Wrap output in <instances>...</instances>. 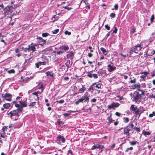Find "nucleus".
I'll return each instance as SVG.
<instances>
[{"label":"nucleus","instance_id":"20e7f679","mask_svg":"<svg viewBox=\"0 0 155 155\" xmlns=\"http://www.w3.org/2000/svg\"><path fill=\"white\" fill-rule=\"evenodd\" d=\"M141 97L139 93L137 91H135L134 93L133 96V101H137L140 99Z\"/></svg>","mask_w":155,"mask_h":155},{"label":"nucleus","instance_id":"bf43d9fd","mask_svg":"<svg viewBox=\"0 0 155 155\" xmlns=\"http://www.w3.org/2000/svg\"><path fill=\"white\" fill-rule=\"evenodd\" d=\"M133 149L132 147H130L129 148H127L126 150V152H127L129 150H132Z\"/></svg>","mask_w":155,"mask_h":155},{"label":"nucleus","instance_id":"4468645a","mask_svg":"<svg viewBox=\"0 0 155 155\" xmlns=\"http://www.w3.org/2000/svg\"><path fill=\"white\" fill-rule=\"evenodd\" d=\"M100 50L104 55H106L108 54V51H107L104 48L101 47L100 48Z\"/></svg>","mask_w":155,"mask_h":155},{"label":"nucleus","instance_id":"f704fd0d","mask_svg":"<svg viewBox=\"0 0 155 155\" xmlns=\"http://www.w3.org/2000/svg\"><path fill=\"white\" fill-rule=\"evenodd\" d=\"M59 31V29H56L53 31L52 32L53 34H56Z\"/></svg>","mask_w":155,"mask_h":155},{"label":"nucleus","instance_id":"393cba45","mask_svg":"<svg viewBox=\"0 0 155 155\" xmlns=\"http://www.w3.org/2000/svg\"><path fill=\"white\" fill-rule=\"evenodd\" d=\"M142 134L145 136L149 135L150 134V133L148 131H146L144 130H143Z\"/></svg>","mask_w":155,"mask_h":155},{"label":"nucleus","instance_id":"a211bd4d","mask_svg":"<svg viewBox=\"0 0 155 155\" xmlns=\"http://www.w3.org/2000/svg\"><path fill=\"white\" fill-rule=\"evenodd\" d=\"M19 103H20V104L21 105L20 107H22V108L23 107H26L27 106V104L25 102L22 101H19Z\"/></svg>","mask_w":155,"mask_h":155},{"label":"nucleus","instance_id":"7c9ffc66","mask_svg":"<svg viewBox=\"0 0 155 155\" xmlns=\"http://www.w3.org/2000/svg\"><path fill=\"white\" fill-rule=\"evenodd\" d=\"M118 5L117 4H116L114 6V8H112V10H117L118 9Z\"/></svg>","mask_w":155,"mask_h":155},{"label":"nucleus","instance_id":"680f3d73","mask_svg":"<svg viewBox=\"0 0 155 155\" xmlns=\"http://www.w3.org/2000/svg\"><path fill=\"white\" fill-rule=\"evenodd\" d=\"M130 83H134L136 82V79L134 78L133 80H131L130 81Z\"/></svg>","mask_w":155,"mask_h":155},{"label":"nucleus","instance_id":"f8f14e48","mask_svg":"<svg viewBox=\"0 0 155 155\" xmlns=\"http://www.w3.org/2000/svg\"><path fill=\"white\" fill-rule=\"evenodd\" d=\"M38 85L39 86V89L41 90L42 92L44 90V87L43 86V84L42 82H39L38 84Z\"/></svg>","mask_w":155,"mask_h":155},{"label":"nucleus","instance_id":"1a4fd4ad","mask_svg":"<svg viewBox=\"0 0 155 155\" xmlns=\"http://www.w3.org/2000/svg\"><path fill=\"white\" fill-rule=\"evenodd\" d=\"M128 126L124 128V134L126 135L127 136H129L130 135L129 131L132 130L130 129V127L128 128Z\"/></svg>","mask_w":155,"mask_h":155},{"label":"nucleus","instance_id":"603ef678","mask_svg":"<svg viewBox=\"0 0 155 155\" xmlns=\"http://www.w3.org/2000/svg\"><path fill=\"white\" fill-rule=\"evenodd\" d=\"M114 29L113 31V33L116 34L117 32V29L116 27L114 28Z\"/></svg>","mask_w":155,"mask_h":155},{"label":"nucleus","instance_id":"f03ea898","mask_svg":"<svg viewBox=\"0 0 155 155\" xmlns=\"http://www.w3.org/2000/svg\"><path fill=\"white\" fill-rule=\"evenodd\" d=\"M22 107H20L18 108L16 110H13L10 112L8 114L11 117L12 116H16V117H19V113H21L23 110Z\"/></svg>","mask_w":155,"mask_h":155},{"label":"nucleus","instance_id":"3c124183","mask_svg":"<svg viewBox=\"0 0 155 155\" xmlns=\"http://www.w3.org/2000/svg\"><path fill=\"white\" fill-rule=\"evenodd\" d=\"M57 123L59 125H60L61 124H63L62 121H61L60 120H58Z\"/></svg>","mask_w":155,"mask_h":155},{"label":"nucleus","instance_id":"ddd939ff","mask_svg":"<svg viewBox=\"0 0 155 155\" xmlns=\"http://www.w3.org/2000/svg\"><path fill=\"white\" fill-rule=\"evenodd\" d=\"M71 113H64L63 114V117L67 119L71 118V117L70 116Z\"/></svg>","mask_w":155,"mask_h":155},{"label":"nucleus","instance_id":"e2e57ef3","mask_svg":"<svg viewBox=\"0 0 155 155\" xmlns=\"http://www.w3.org/2000/svg\"><path fill=\"white\" fill-rule=\"evenodd\" d=\"M115 114L118 117H119L121 115V114L120 113L118 112H116Z\"/></svg>","mask_w":155,"mask_h":155},{"label":"nucleus","instance_id":"37998d69","mask_svg":"<svg viewBox=\"0 0 155 155\" xmlns=\"http://www.w3.org/2000/svg\"><path fill=\"white\" fill-rule=\"evenodd\" d=\"M154 19V17L153 15H152L151 17L150 20V23H152L153 20Z\"/></svg>","mask_w":155,"mask_h":155},{"label":"nucleus","instance_id":"423d86ee","mask_svg":"<svg viewBox=\"0 0 155 155\" xmlns=\"http://www.w3.org/2000/svg\"><path fill=\"white\" fill-rule=\"evenodd\" d=\"M120 104L119 103L112 102L111 104L107 106V107L108 109H111L114 107H117Z\"/></svg>","mask_w":155,"mask_h":155},{"label":"nucleus","instance_id":"49530a36","mask_svg":"<svg viewBox=\"0 0 155 155\" xmlns=\"http://www.w3.org/2000/svg\"><path fill=\"white\" fill-rule=\"evenodd\" d=\"M128 126L132 128L133 129V128H134V125L133 124L132 122L130 123L128 125Z\"/></svg>","mask_w":155,"mask_h":155},{"label":"nucleus","instance_id":"79ce46f5","mask_svg":"<svg viewBox=\"0 0 155 155\" xmlns=\"http://www.w3.org/2000/svg\"><path fill=\"white\" fill-rule=\"evenodd\" d=\"M155 116V112L153 111L152 114H150L149 115V117H152L153 116Z\"/></svg>","mask_w":155,"mask_h":155},{"label":"nucleus","instance_id":"a878e982","mask_svg":"<svg viewBox=\"0 0 155 155\" xmlns=\"http://www.w3.org/2000/svg\"><path fill=\"white\" fill-rule=\"evenodd\" d=\"M46 74H47V76H50L52 77H53L54 74L53 73L49 71H48L46 73Z\"/></svg>","mask_w":155,"mask_h":155},{"label":"nucleus","instance_id":"9b49d317","mask_svg":"<svg viewBox=\"0 0 155 155\" xmlns=\"http://www.w3.org/2000/svg\"><path fill=\"white\" fill-rule=\"evenodd\" d=\"M74 53L72 51L68 52L67 54V58L72 59L73 58Z\"/></svg>","mask_w":155,"mask_h":155},{"label":"nucleus","instance_id":"bb28decb","mask_svg":"<svg viewBox=\"0 0 155 155\" xmlns=\"http://www.w3.org/2000/svg\"><path fill=\"white\" fill-rule=\"evenodd\" d=\"M71 62V61L70 60H68L67 61V62L65 63V64L66 65V66L67 67V69L68 70V68H69L70 67V64Z\"/></svg>","mask_w":155,"mask_h":155},{"label":"nucleus","instance_id":"5fc2aeb1","mask_svg":"<svg viewBox=\"0 0 155 155\" xmlns=\"http://www.w3.org/2000/svg\"><path fill=\"white\" fill-rule=\"evenodd\" d=\"M105 28L108 30H109L110 29V27L107 25H105Z\"/></svg>","mask_w":155,"mask_h":155},{"label":"nucleus","instance_id":"5701e85b","mask_svg":"<svg viewBox=\"0 0 155 155\" xmlns=\"http://www.w3.org/2000/svg\"><path fill=\"white\" fill-rule=\"evenodd\" d=\"M4 107L6 109H8L10 106V104L9 103H6L4 104Z\"/></svg>","mask_w":155,"mask_h":155},{"label":"nucleus","instance_id":"7ed1b4c3","mask_svg":"<svg viewBox=\"0 0 155 155\" xmlns=\"http://www.w3.org/2000/svg\"><path fill=\"white\" fill-rule=\"evenodd\" d=\"M142 45L141 44L140 45L138 44L133 47L131 48L130 50L129 53L130 54H133V52L136 53H137L139 51L141 50V49L143 48L141 46Z\"/></svg>","mask_w":155,"mask_h":155},{"label":"nucleus","instance_id":"0e129e2a","mask_svg":"<svg viewBox=\"0 0 155 155\" xmlns=\"http://www.w3.org/2000/svg\"><path fill=\"white\" fill-rule=\"evenodd\" d=\"M40 42H43L44 44H45L46 43V40L44 39H43L42 38V40H41L40 41Z\"/></svg>","mask_w":155,"mask_h":155},{"label":"nucleus","instance_id":"dca6fc26","mask_svg":"<svg viewBox=\"0 0 155 155\" xmlns=\"http://www.w3.org/2000/svg\"><path fill=\"white\" fill-rule=\"evenodd\" d=\"M82 97L83 99V101H84V102H86L87 103L88 102L89 100V97L85 95H84L82 96Z\"/></svg>","mask_w":155,"mask_h":155},{"label":"nucleus","instance_id":"412c9836","mask_svg":"<svg viewBox=\"0 0 155 155\" xmlns=\"http://www.w3.org/2000/svg\"><path fill=\"white\" fill-rule=\"evenodd\" d=\"M134 112L135 113V114L136 115H138V117H139V116H140V115L141 113L139 110L138 109H137L134 111Z\"/></svg>","mask_w":155,"mask_h":155},{"label":"nucleus","instance_id":"473e14b6","mask_svg":"<svg viewBox=\"0 0 155 155\" xmlns=\"http://www.w3.org/2000/svg\"><path fill=\"white\" fill-rule=\"evenodd\" d=\"M132 87H134V88L138 87L139 88L140 87V84H135L134 85H132Z\"/></svg>","mask_w":155,"mask_h":155},{"label":"nucleus","instance_id":"052dcab7","mask_svg":"<svg viewBox=\"0 0 155 155\" xmlns=\"http://www.w3.org/2000/svg\"><path fill=\"white\" fill-rule=\"evenodd\" d=\"M35 65L36 67L37 68H39V65H40L38 62L37 63H36Z\"/></svg>","mask_w":155,"mask_h":155},{"label":"nucleus","instance_id":"09e8293b","mask_svg":"<svg viewBox=\"0 0 155 155\" xmlns=\"http://www.w3.org/2000/svg\"><path fill=\"white\" fill-rule=\"evenodd\" d=\"M57 102L60 104H62L64 102V100H61L59 101H57Z\"/></svg>","mask_w":155,"mask_h":155},{"label":"nucleus","instance_id":"f257e3e1","mask_svg":"<svg viewBox=\"0 0 155 155\" xmlns=\"http://www.w3.org/2000/svg\"><path fill=\"white\" fill-rule=\"evenodd\" d=\"M28 52L31 51L29 55V58H32L33 56V53L36 51V47L37 46V44L35 43H31L30 44L28 45Z\"/></svg>","mask_w":155,"mask_h":155},{"label":"nucleus","instance_id":"c03bdc74","mask_svg":"<svg viewBox=\"0 0 155 155\" xmlns=\"http://www.w3.org/2000/svg\"><path fill=\"white\" fill-rule=\"evenodd\" d=\"M95 87L98 89H101V85L100 84H96Z\"/></svg>","mask_w":155,"mask_h":155},{"label":"nucleus","instance_id":"72a5a7b5","mask_svg":"<svg viewBox=\"0 0 155 155\" xmlns=\"http://www.w3.org/2000/svg\"><path fill=\"white\" fill-rule=\"evenodd\" d=\"M107 120H108V123L109 124L112 123L113 121L114 120H113L112 118H110V117L108 118Z\"/></svg>","mask_w":155,"mask_h":155},{"label":"nucleus","instance_id":"58836bf2","mask_svg":"<svg viewBox=\"0 0 155 155\" xmlns=\"http://www.w3.org/2000/svg\"><path fill=\"white\" fill-rule=\"evenodd\" d=\"M67 155H73L72 151L71 150H69L68 151Z\"/></svg>","mask_w":155,"mask_h":155},{"label":"nucleus","instance_id":"cd10ccee","mask_svg":"<svg viewBox=\"0 0 155 155\" xmlns=\"http://www.w3.org/2000/svg\"><path fill=\"white\" fill-rule=\"evenodd\" d=\"M129 143L131 145L134 146L137 143H138L137 142L135 141H130Z\"/></svg>","mask_w":155,"mask_h":155},{"label":"nucleus","instance_id":"9d476101","mask_svg":"<svg viewBox=\"0 0 155 155\" xmlns=\"http://www.w3.org/2000/svg\"><path fill=\"white\" fill-rule=\"evenodd\" d=\"M107 68L108 71L110 72L116 69L115 67H113V66L110 64L108 65Z\"/></svg>","mask_w":155,"mask_h":155},{"label":"nucleus","instance_id":"f3484780","mask_svg":"<svg viewBox=\"0 0 155 155\" xmlns=\"http://www.w3.org/2000/svg\"><path fill=\"white\" fill-rule=\"evenodd\" d=\"M96 84V83H93L92 85H91L90 87L88 88V91H90L91 90H94V88L93 87V86H95V84Z\"/></svg>","mask_w":155,"mask_h":155},{"label":"nucleus","instance_id":"c85d7f7f","mask_svg":"<svg viewBox=\"0 0 155 155\" xmlns=\"http://www.w3.org/2000/svg\"><path fill=\"white\" fill-rule=\"evenodd\" d=\"M137 109V107H134L133 105H132L130 107V109L132 111H134Z\"/></svg>","mask_w":155,"mask_h":155},{"label":"nucleus","instance_id":"864d4df0","mask_svg":"<svg viewBox=\"0 0 155 155\" xmlns=\"http://www.w3.org/2000/svg\"><path fill=\"white\" fill-rule=\"evenodd\" d=\"M104 145H101L100 146V148L99 149H100V150L101 151V152L103 150V148H104Z\"/></svg>","mask_w":155,"mask_h":155},{"label":"nucleus","instance_id":"6e6d98bb","mask_svg":"<svg viewBox=\"0 0 155 155\" xmlns=\"http://www.w3.org/2000/svg\"><path fill=\"white\" fill-rule=\"evenodd\" d=\"M40 65H45L46 64V62H38Z\"/></svg>","mask_w":155,"mask_h":155},{"label":"nucleus","instance_id":"2eb2a0df","mask_svg":"<svg viewBox=\"0 0 155 155\" xmlns=\"http://www.w3.org/2000/svg\"><path fill=\"white\" fill-rule=\"evenodd\" d=\"M86 89V88L85 87L84 85H82V87L81 88H80L79 89V92L81 93H82L85 91Z\"/></svg>","mask_w":155,"mask_h":155},{"label":"nucleus","instance_id":"338daca9","mask_svg":"<svg viewBox=\"0 0 155 155\" xmlns=\"http://www.w3.org/2000/svg\"><path fill=\"white\" fill-rule=\"evenodd\" d=\"M110 32H108L107 34V35H106L105 37V38H106V39H107V38H108V37L109 36V35H110Z\"/></svg>","mask_w":155,"mask_h":155},{"label":"nucleus","instance_id":"39448f33","mask_svg":"<svg viewBox=\"0 0 155 155\" xmlns=\"http://www.w3.org/2000/svg\"><path fill=\"white\" fill-rule=\"evenodd\" d=\"M3 100L10 101L12 98V95L9 93H6L5 94L2 95Z\"/></svg>","mask_w":155,"mask_h":155},{"label":"nucleus","instance_id":"6ab92c4d","mask_svg":"<svg viewBox=\"0 0 155 155\" xmlns=\"http://www.w3.org/2000/svg\"><path fill=\"white\" fill-rule=\"evenodd\" d=\"M12 8V6H8L6 7L5 9H6V11L7 12H10Z\"/></svg>","mask_w":155,"mask_h":155},{"label":"nucleus","instance_id":"4c0bfd02","mask_svg":"<svg viewBox=\"0 0 155 155\" xmlns=\"http://www.w3.org/2000/svg\"><path fill=\"white\" fill-rule=\"evenodd\" d=\"M54 53H55L56 54L60 55L61 54H63V52L61 51H54Z\"/></svg>","mask_w":155,"mask_h":155},{"label":"nucleus","instance_id":"13d9d810","mask_svg":"<svg viewBox=\"0 0 155 155\" xmlns=\"http://www.w3.org/2000/svg\"><path fill=\"white\" fill-rule=\"evenodd\" d=\"M64 8L65 9H66L67 10H68V11L72 9V8L71 7H67V6L65 7H64Z\"/></svg>","mask_w":155,"mask_h":155},{"label":"nucleus","instance_id":"2f4dec72","mask_svg":"<svg viewBox=\"0 0 155 155\" xmlns=\"http://www.w3.org/2000/svg\"><path fill=\"white\" fill-rule=\"evenodd\" d=\"M28 47L27 48L22 47V50L24 51L25 52H27V51L28 52Z\"/></svg>","mask_w":155,"mask_h":155},{"label":"nucleus","instance_id":"8fccbe9b","mask_svg":"<svg viewBox=\"0 0 155 155\" xmlns=\"http://www.w3.org/2000/svg\"><path fill=\"white\" fill-rule=\"evenodd\" d=\"M64 33L66 35H71V32H69L68 31H66L64 32Z\"/></svg>","mask_w":155,"mask_h":155},{"label":"nucleus","instance_id":"e433bc0d","mask_svg":"<svg viewBox=\"0 0 155 155\" xmlns=\"http://www.w3.org/2000/svg\"><path fill=\"white\" fill-rule=\"evenodd\" d=\"M49 35V34L48 33H43L42 34V36L43 37H46L48 36Z\"/></svg>","mask_w":155,"mask_h":155},{"label":"nucleus","instance_id":"a18cd8bd","mask_svg":"<svg viewBox=\"0 0 155 155\" xmlns=\"http://www.w3.org/2000/svg\"><path fill=\"white\" fill-rule=\"evenodd\" d=\"M116 15L115 13H111L110 15V16L111 18H114L115 17Z\"/></svg>","mask_w":155,"mask_h":155},{"label":"nucleus","instance_id":"b1692460","mask_svg":"<svg viewBox=\"0 0 155 155\" xmlns=\"http://www.w3.org/2000/svg\"><path fill=\"white\" fill-rule=\"evenodd\" d=\"M62 48L65 52L68 51L69 49V47L67 46H63Z\"/></svg>","mask_w":155,"mask_h":155},{"label":"nucleus","instance_id":"aec40b11","mask_svg":"<svg viewBox=\"0 0 155 155\" xmlns=\"http://www.w3.org/2000/svg\"><path fill=\"white\" fill-rule=\"evenodd\" d=\"M148 74V73L147 71H144V75H142L140 76V78L144 79L146 77L147 75Z\"/></svg>","mask_w":155,"mask_h":155},{"label":"nucleus","instance_id":"0eeeda50","mask_svg":"<svg viewBox=\"0 0 155 155\" xmlns=\"http://www.w3.org/2000/svg\"><path fill=\"white\" fill-rule=\"evenodd\" d=\"M92 71H91L89 72H88L87 76L89 78L93 77L94 79L97 78H98L97 74H92Z\"/></svg>","mask_w":155,"mask_h":155},{"label":"nucleus","instance_id":"c756f323","mask_svg":"<svg viewBox=\"0 0 155 155\" xmlns=\"http://www.w3.org/2000/svg\"><path fill=\"white\" fill-rule=\"evenodd\" d=\"M124 121L125 123H127L129 121V118L128 117L123 118Z\"/></svg>","mask_w":155,"mask_h":155},{"label":"nucleus","instance_id":"6e6552de","mask_svg":"<svg viewBox=\"0 0 155 155\" xmlns=\"http://www.w3.org/2000/svg\"><path fill=\"white\" fill-rule=\"evenodd\" d=\"M57 138L58 140L59 141L58 143L59 144H60L61 143H64L65 141L64 138L60 135L58 136Z\"/></svg>","mask_w":155,"mask_h":155},{"label":"nucleus","instance_id":"a19ab883","mask_svg":"<svg viewBox=\"0 0 155 155\" xmlns=\"http://www.w3.org/2000/svg\"><path fill=\"white\" fill-rule=\"evenodd\" d=\"M8 72L9 74H10L12 73H15V71L14 69H12L8 71Z\"/></svg>","mask_w":155,"mask_h":155},{"label":"nucleus","instance_id":"774afa93","mask_svg":"<svg viewBox=\"0 0 155 155\" xmlns=\"http://www.w3.org/2000/svg\"><path fill=\"white\" fill-rule=\"evenodd\" d=\"M20 51L19 49L18 48H16L15 50V52L16 53H18L20 52Z\"/></svg>","mask_w":155,"mask_h":155},{"label":"nucleus","instance_id":"69168bd1","mask_svg":"<svg viewBox=\"0 0 155 155\" xmlns=\"http://www.w3.org/2000/svg\"><path fill=\"white\" fill-rule=\"evenodd\" d=\"M100 145L98 144L95 145V146L96 148L97 149H99L100 148Z\"/></svg>","mask_w":155,"mask_h":155},{"label":"nucleus","instance_id":"ea45409f","mask_svg":"<svg viewBox=\"0 0 155 155\" xmlns=\"http://www.w3.org/2000/svg\"><path fill=\"white\" fill-rule=\"evenodd\" d=\"M133 129L135 130L137 132H139L140 131V129L139 127H135L133 128Z\"/></svg>","mask_w":155,"mask_h":155},{"label":"nucleus","instance_id":"4be33fe9","mask_svg":"<svg viewBox=\"0 0 155 155\" xmlns=\"http://www.w3.org/2000/svg\"><path fill=\"white\" fill-rule=\"evenodd\" d=\"M83 99L82 98V97L81 98L79 99V100L78 101H76L75 102V104L76 105H78V104H79L80 102H83Z\"/></svg>","mask_w":155,"mask_h":155},{"label":"nucleus","instance_id":"4d7b16f0","mask_svg":"<svg viewBox=\"0 0 155 155\" xmlns=\"http://www.w3.org/2000/svg\"><path fill=\"white\" fill-rule=\"evenodd\" d=\"M97 101V99L95 98H93L91 101V102L95 103Z\"/></svg>","mask_w":155,"mask_h":155},{"label":"nucleus","instance_id":"de8ad7c7","mask_svg":"<svg viewBox=\"0 0 155 155\" xmlns=\"http://www.w3.org/2000/svg\"><path fill=\"white\" fill-rule=\"evenodd\" d=\"M36 102H31V103L30 104V105H29L30 106H34L36 104Z\"/></svg>","mask_w":155,"mask_h":155},{"label":"nucleus","instance_id":"c9c22d12","mask_svg":"<svg viewBox=\"0 0 155 155\" xmlns=\"http://www.w3.org/2000/svg\"><path fill=\"white\" fill-rule=\"evenodd\" d=\"M32 94L33 95L36 96V97H37V100H39V97H38V94H37V92H35L33 93H32Z\"/></svg>","mask_w":155,"mask_h":155}]
</instances>
